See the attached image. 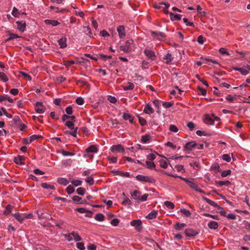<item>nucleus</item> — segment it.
Instances as JSON below:
<instances>
[{
	"mask_svg": "<svg viewBox=\"0 0 250 250\" xmlns=\"http://www.w3.org/2000/svg\"><path fill=\"white\" fill-rule=\"evenodd\" d=\"M150 135L146 134L142 136L141 141L144 143H146L150 140Z\"/></svg>",
	"mask_w": 250,
	"mask_h": 250,
	"instance_id": "obj_28",
	"label": "nucleus"
},
{
	"mask_svg": "<svg viewBox=\"0 0 250 250\" xmlns=\"http://www.w3.org/2000/svg\"><path fill=\"white\" fill-rule=\"evenodd\" d=\"M189 165L191 167L196 170H198L199 168V166L197 162H193L189 161Z\"/></svg>",
	"mask_w": 250,
	"mask_h": 250,
	"instance_id": "obj_45",
	"label": "nucleus"
},
{
	"mask_svg": "<svg viewBox=\"0 0 250 250\" xmlns=\"http://www.w3.org/2000/svg\"><path fill=\"white\" fill-rule=\"evenodd\" d=\"M122 204L125 206L129 207L132 204V202L128 198H125L123 201Z\"/></svg>",
	"mask_w": 250,
	"mask_h": 250,
	"instance_id": "obj_44",
	"label": "nucleus"
},
{
	"mask_svg": "<svg viewBox=\"0 0 250 250\" xmlns=\"http://www.w3.org/2000/svg\"><path fill=\"white\" fill-rule=\"evenodd\" d=\"M146 157L147 159L150 161L154 160L156 158V156L154 154L150 153L147 155Z\"/></svg>",
	"mask_w": 250,
	"mask_h": 250,
	"instance_id": "obj_58",
	"label": "nucleus"
},
{
	"mask_svg": "<svg viewBox=\"0 0 250 250\" xmlns=\"http://www.w3.org/2000/svg\"><path fill=\"white\" fill-rule=\"evenodd\" d=\"M150 33L154 38L158 40H162L166 36L165 34L162 32L151 31Z\"/></svg>",
	"mask_w": 250,
	"mask_h": 250,
	"instance_id": "obj_6",
	"label": "nucleus"
},
{
	"mask_svg": "<svg viewBox=\"0 0 250 250\" xmlns=\"http://www.w3.org/2000/svg\"><path fill=\"white\" fill-rule=\"evenodd\" d=\"M65 125L67 126L69 129H73L74 127V124L72 121H67L66 122Z\"/></svg>",
	"mask_w": 250,
	"mask_h": 250,
	"instance_id": "obj_41",
	"label": "nucleus"
},
{
	"mask_svg": "<svg viewBox=\"0 0 250 250\" xmlns=\"http://www.w3.org/2000/svg\"><path fill=\"white\" fill-rule=\"evenodd\" d=\"M144 112L146 114H150L153 113L154 112V110L149 104H146L145 105Z\"/></svg>",
	"mask_w": 250,
	"mask_h": 250,
	"instance_id": "obj_18",
	"label": "nucleus"
},
{
	"mask_svg": "<svg viewBox=\"0 0 250 250\" xmlns=\"http://www.w3.org/2000/svg\"><path fill=\"white\" fill-rule=\"evenodd\" d=\"M20 37L16 34L10 33L9 34V37L6 40L7 41H9L15 39H17Z\"/></svg>",
	"mask_w": 250,
	"mask_h": 250,
	"instance_id": "obj_37",
	"label": "nucleus"
},
{
	"mask_svg": "<svg viewBox=\"0 0 250 250\" xmlns=\"http://www.w3.org/2000/svg\"><path fill=\"white\" fill-rule=\"evenodd\" d=\"M98 151V149L96 146L92 145L86 148V151L87 152H93L96 153Z\"/></svg>",
	"mask_w": 250,
	"mask_h": 250,
	"instance_id": "obj_30",
	"label": "nucleus"
},
{
	"mask_svg": "<svg viewBox=\"0 0 250 250\" xmlns=\"http://www.w3.org/2000/svg\"><path fill=\"white\" fill-rule=\"evenodd\" d=\"M123 118L125 120H128L130 123H133V122L134 117L129 113H124Z\"/></svg>",
	"mask_w": 250,
	"mask_h": 250,
	"instance_id": "obj_19",
	"label": "nucleus"
},
{
	"mask_svg": "<svg viewBox=\"0 0 250 250\" xmlns=\"http://www.w3.org/2000/svg\"><path fill=\"white\" fill-rule=\"evenodd\" d=\"M13 208V207L10 205H7L6 207H5V208L3 211V214L4 215H8L10 213H11L12 212V209Z\"/></svg>",
	"mask_w": 250,
	"mask_h": 250,
	"instance_id": "obj_27",
	"label": "nucleus"
},
{
	"mask_svg": "<svg viewBox=\"0 0 250 250\" xmlns=\"http://www.w3.org/2000/svg\"><path fill=\"white\" fill-rule=\"evenodd\" d=\"M136 179L139 181L145 182L149 183H154L155 182V180L153 178L143 175H137L136 176Z\"/></svg>",
	"mask_w": 250,
	"mask_h": 250,
	"instance_id": "obj_1",
	"label": "nucleus"
},
{
	"mask_svg": "<svg viewBox=\"0 0 250 250\" xmlns=\"http://www.w3.org/2000/svg\"><path fill=\"white\" fill-rule=\"evenodd\" d=\"M219 51L222 55H226L227 56L230 55V54L224 48H221Z\"/></svg>",
	"mask_w": 250,
	"mask_h": 250,
	"instance_id": "obj_57",
	"label": "nucleus"
},
{
	"mask_svg": "<svg viewBox=\"0 0 250 250\" xmlns=\"http://www.w3.org/2000/svg\"><path fill=\"white\" fill-rule=\"evenodd\" d=\"M231 172V171L230 169L223 171L221 173V176L224 177H226L228 175L230 174Z\"/></svg>",
	"mask_w": 250,
	"mask_h": 250,
	"instance_id": "obj_53",
	"label": "nucleus"
},
{
	"mask_svg": "<svg viewBox=\"0 0 250 250\" xmlns=\"http://www.w3.org/2000/svg\"><path fill=\"white\" fill-rule=\"evenodd\" d=\"M76 245L77 248L80 250H84L85 249L84 243L83 242H78L77 243Z\"/></svg>",
	"mask_w": 250,
	"mask_h": 250,
	"instance_id": "obj_50",
	"label": "nucleus"
},
{
	"mask_svg": "<svg viewBox=\"0 0 250 250\" xmlns=\"http://www.w3.org/2000/svg\"><path fill=\"white\" fill-rule=\"evenodd\" d=\"M41 187L42 188H45V189H55V187L53 185H49L46 183H42L41 185Z\"/></svg>",
	"mask_w": 250,
	"mask_h": 250,
	"instance_id": "obj_33",
	"label": "nucleus"
},
{
	"mask_svg": "<svg viewBox=\"0 0 250 250\" xmlns=\"http://www.w3.org/2000/svg\"><path fill=\"white\" fill-rule=\"evenodd\" d=\"M198 234V232L192 229H188V237L194 236Z\"/></svg>",
	"mask_w": 250,
	"mask_h": 250,
	"instance_id": "obj_46",
	"label": "nucleus"
},
{
	"mask_svg": "<svg viewBox=\"0 0 250 250\" xmlns=\"http://www.w3.org/2000/svg\"><path fill=\"white\" fill-rule=\"evenodd\" d=\"M77 193L80 195H83L85 192V189L83 188L80 187L77 189Z\"/></svg>",
	"mask_w": 250,
	"mask_h": 250,
	"instance_id": "obj_40",
	"label": "nucleus"
},
{
	"mask_svg": "<svg viewBox=\"0 0 250 250\" xmlns=\"http://www.w3.org/2000/svg\"><path fill=\"white\" fill-rule=\"evenodd\" d=\"M108 100L111 103L115 104L117 102V99L114 97L109 96L108 97Z\"/></svg>",
	"mask_w": 250,
	"mask_h": 250,
	"instance_id": "obj_63",
	"label": "nucleus"
},
{
	"mask_svg": "<svg viewBox=\"0 0 250 250\" xmlns=\"http://www.w3.org/2000/svg\"><path fill=\"white\" fill-rule=\"evenodd\" d=\"M59 44L61 48H64L66 47V38L65 37L60 39L58 41Z\"/></svg>",
	"mask_w": 250,
	"mask_h": 250,
	"instance_id": "obj_15",
	"label": "nucleus"
},
{
	"mask_svg": "<svg viewBox=\"0 0 250 250\" xmlns=\"http://www.w3.org/2000/svg\"><path fill=\"white\" fill-rule=\"evenodd\" d=\"M204 120L206 124L212 125L214 124V120L209 115H206Z\"/></svg>",
	"mask_w": 250,
	"mask_h": 250,
	"instance_id": "obj_14",
	"label": "nucleus"
},
{
	"mask_svg": "<svg viewBox=\"0 0 250 250\" xmlns=\"http://www.w3.org/2000/svg\"><path fill=\"white\" fill-rule=\"evenodd\" d=\"M119 223V220L117 218L113 219L111 222V224L114 226H117Z\"/></svg>",
	"mask_w": 250,
	"mask_h": 250,
	"instance_id": "obj_64",
	"label": "nucleus"
},
{
	"mask_svg": "<svg viewBox=\"0 0 250 250\" xmlns=\"http://www.w3.org/2000/svg\"><path fill=\"white\" fill-rule=\"evenodd\" d=\"M233 69L235 71L240 72L243 75H247L249 73V70L244 68L233 67Z\"/></svg>",
	"mask_w": 250,
	"mask_h": 250,
	"instance_id": "obj_16",
	"label": "nucleus"
},
{
	"mask_svg": "<svg viewBox=\"0 0 250 250\" xmlns=\"http://www.w3.org/2000/svg\"><path fill=\"white\" fill-rule=\"evenodd\" d=\"M134 85L133 83H128L126 85L124 86V89L125 90H130L134 88Z\"/></svg>",
	"mask_w": 250,
	"mask_h": 250,
	"instance_id": "obj_31",
	"label": "nucleus"
},
{
	"mask_svg": "<svg viewBox=\"0 0 250 250\" xmlns=\"http://www.w3.org/2000/svg\"><path fill=\"white\" fill-rule=\"evenodd\" d=\"M18 14H19L18 9L14 7L13 8L12 11V15L14 16L15 17H18Z\"/></svg>",
	"mask_w": 250,
	"mask_h": 250,
	"instance_id": "obj_52",
	"label": "nucleus"
},
{
	"mask_svg": "<svg viewBox=\"0 0 250 250\" xmlns=\"http://www.w3.org/2000/svg\"><path fill=\"white\" fill-rule=\"evenodd\" d=\"M222 159H223V160L226 161L228 162H230L231 160V158H230V157L229 156V154H224L222 156Z\"/></svg>",
	"mask_w": 250,
	"mask_h": 250,
	"instance_id": "obj_60",
	"label": "nucleus"
},
{
	"mask_svg": "<svg viewBox=\"0 0 250 250\" xmlns=\"http://www.w3.org/2000/svg\"><path fill=\"white\" fill-rule=\"evenodd\" d=\"M165 205L169 209H173L174 208V204L169 201H165L164 203Z\"/></svg>",
	"mask_w": 250,
	"mask_h": 250,
	"instance_id": "obj_34",
	"label": "nucleus"
},
{
	"mask_svg": "<svg viewBox=\"0 0 250 250\" xmlns=\"http://www.w3.org/2000/svg\"><path fill=\"white\" fill-rule=\"evenodd\" d=\"M148 196V194H145L142 196H140L139 201H145L146 200L147 197Z\"/></svg>",
	"mask_w": 250,
	"mask_h": 250,
	"instance_id": "obj_62",
	"label": "nucleus"
},
{
	"mask_svg": "<svg viewBox=\"0 0 250 250\" xmlns=\"http://www.w3.org/2000/svg\"><path fill=\"white\" fill-rule=\"evenodd\" d=\"M138 119H139L140 124L142 126L145 125L146 124V121L145 119H144L142 117H139Z\"/></svg>",
	"mask_w": 250,
	"mask_h": 250,
	"instance_id": "obj_59",
	"label": "nucleus"
},
{
	"mask_svg": "<svg viewBox=\"0 0 250 250\" xmlns=\"http://www.w3.org/2000/svg\"><path fill=\"white\" fill-rule=\"evenodd\" d=\"M142 221L141 220H134L131 222L130 225L132 226L135 227V229L138 231H140L142 229Z\"/></svg>",
	"mask_w": 250,
	"mask_h": 250,
	"instance_id": "obj_5",
	"label": "nucleus"
},
{
	"mask_svg": "<svg viewBox=\"0 0 250 250\" xmlns=\"http://www.w3.org/2000/svg\"><path fill=\"white\" fill-rule=\"evenodd\" d=\"M85 182L88 183L90 186L93 185L94 183V180L92 177H87L85 179Z\"/></svg>",
	"mask_w": 250,
	"mask_h": 250,
	"instance_id": "obj_42",
	"label": "nucleus"
},
{
	"mask_svg": "<svg viewBox=\"0 0 250 250\" xmlns=\"http://www.w3.org/2000/svg\"><path fill=\"white\" fill-rule=\"evenodd\" d=\"M157 215V211L153 210L150 212L146 217L148 219H153L156 217Z\"/></svg>",
	"mask_w": 250,
	"mask_h": 250,
	"instance_id": "obj_26",
	"label": "nucleus"
},
{
	"mask_svg": "<svg viewBox=\"0 0 250 250\" xmlns=\"http://www.w3.org/2000/svg\"><path fill=\"white\" fill-rule=\"evenodd\" d=\"M7 100L9 103H13L14 101L8 95H2L0 96V102H1L4 100Z\"/></svg>",
	"mask_w": 250,
	"mask_h": 250,
	"instance_id": "obj_24",
	"label": "nucleus"
},
{
	"mask_svg": "<svg viewBox=\"0 0 250 250\" xmlns=\"http://www.w3.org/2000/svg\"><path fill=\"white\" fill-rule=\"evenodd\" d=\"M208 227L210 229H216L218 227V224L216 221H211L208 223Z\"/></svg>",
	"mask_w": 250,
	"mask_h": 250,
	"instance_id": "obj_21",
	"label": "nucleus"
},
{
	"mask_svg": "<svg viewBox=\"0 0 250 250\" xmlns=\"http://www.w3.org/2000/svg\"><path fill=\"white\" fill-rule=\"evenodd\" d=\"M163 59L165 60V62L167 64H169L173 60V57L169 53H167L164 55Z\"/></svg>",
	"mask_w": 250,
	"mask_h": 250,
	"instance_id": "obj_12",
	"label": "nucleus"
},
{
	"mask_svg": "<svg viewBox=\"0 0 250 250\" xmlns=\"http://www.w3.org/2000/svg\"><path fill=\"white\" fill-rule=\"evenodd\" d=\"M187 226L186 224L185 223H177L175 225H174V228L175 229L177 230H181L183 228L186 227Z\"/></svg>",
	"mask_w": 250,
	"mask_h": 250,
	"instance_id": "obj_25",
	"label": "nucleus"
},
{
	"mask_svg": "<svg viewBox=\"0 0 250 250\" xmlns=\"http://www.w3.org/2000/svg\"><path fill=\"white\" fill-rule=\"evenodd\" d=\"M203 200L205 201L207 203L209 204V205L216 208L218 209H222V208L219 206L217 204H216L214 201L206 198V197H203Z\"/></svg>",
	"mask_w": 250,
	"mask_h": 250,
	"instance_id": "obj_11",
	"label": "nucleus"
},
{
	"mask_svg": "<svg viewBox=\"0 0 250 250\" xmlns=\"http://www.w3.org/2000/svg\"><path fill=\"white\" fill-rule=\"evenodd\" d=\"M66 190L67 193L68 194H72V193H73L74 192L75 188H74L72 186L69 185L66 188Z\"/></svg>",
	"mask_w": 250,
	"mask_h": 250,
	"instance_id": "obj_36",
	"label": "nucleus"
},
{
	"mask_svg": "<svg viewBox=\"0 0 250 250\" xmlns=\"http://www.w3.org/2000/svg\"><path fill=\"white\" fill-rule=\"evenodd\" d=\"M144 53L148 57V58L150 59L151 60L153 61L155 60L156 56L155 55L154 52L153 51L146 49L144 51Z\"/></svg>",
	"mask_w": 250,
	"mask_h": 250,
	"instance_id": "obj_9",
	"label": "nucleus"
},
{
	"mask_svg": "<svg viewBox=\"0 0 250 250\" xmlns=\"http://www.w3.org/2000/svg\"><path fill=\"white\" fill-rule=\"evenodd\" d=\"M131 195L132 198L139 201L140 196L141 195V192L139 190H135L131 193Z\"/></svg>",
	"mask_w": 250,
	"mask_h": 250,
	"instance_id": "obj_13",
	"label": "nucleus"
},
{
	"mask_svg": "<svg viewBox=\"0 0 250 250\" xmlns=\"http://www.w3.org/2000/svg\"><path fill=\"white\" fill-rule=\"evenodd\" d=\"M71 182L72 184L75 187L80 186L82 184V181L80 180H73Z\"/></svg>",
	"mask_w": 250,
	"mask_h": 250,
	"instance_id": "obj_43",
	"label": "nucleus"
},
{
	"mask_svg": "<svg viewBox=\"0 0 250 250\" xmlns=\"http://www.w3.org/2000/svg\"><path fill=\"white\" fill-rule=\"evenodd\" d=\"M204 216L207 217H209L213 219L218 220H219V217L217 215H211L208 213H204L203 214Z\"/></svg>",
	"mask_w": 250,
	"mask_h": 250,
	"instance_id": "obj_51",
	"label": "nucleus"
},
{
	"mask_svg": "<svg viewBox=\"0 0 250 250\" xmlns=\"http://www.w3.org/2000/svg\"><path fill=\"white\" fill-rule=\"evenodd\" d=\"M24 160V157L22 156L18 155L14 158V161L17 164L23 165L24 163L22 161Z\"/></svg>",
	"mask_w": 250,
	"mask_h": 250,
	"instance_id": "obj_22",
	"label": "nucleus"
},
{
	"mask_svg": "<svg viewBox=\"0 0 250 250\" xmlns=\"http://www.w3.org/2000/svg\"><path fill=\"white\" fill-rule=\"evenodd\" d=\"M57 182L61 185H62L63 186H66L69 183V181L63 178H58Z\"/></svg>",
	"mask_w": 250,
	"mask_h": 250,
	"instance_id": "obj_29",
	"label": "nucleus"
},
{
	"mask_svg": "<svg viewBox=\"0 0 250 250\" xmlns=\"http://www.w3.org/2000/svg\"><path fill=\"white\" fill-rule=\"evenodd\" d=\"M117 31L120 38H123L125 36V27L123 25L118 26Z\"/></svg>",
	"mask_w": 250,
	"mask_h": 250,
	"instance_id": "obj_10",
	"label": "nucleus"
},
{
	"mask_svg": "<svg viewBox=\"0 0 250 250\" xmlns=\"http://www.w3.org/2000/svg\"><path fill=\"white\" fill-rule=\"evenodd\" d=\"M169 16L170 18V19L172 21H177V20H180L181 18V16L178 14H174L173 13L170 12L169 13Z\"/></svg>",
	"mask_w": 250,
	"mask_h": 250,
	"instance_id": "obj_23",
	"label": "nucleus"
},
{
	"mask_svg": "<svg viewBox=\"0 0 250 250\" xmlns=\"http://www.w3.org/2000/svg\"><path fill=\"white\" fill-rule=\"evenodd\" d=\"M76 103L79 105H82L84 103V100L82 98L78 97L76 100Z\"/></svg>",
	"mask_w": 250,
	"mask_h": 250,
	"instance_id": "obj_56",
	"label": "nucleus"
},
{
	"mask_svg": "<svg viewBox=\"0 0 250 250\" xmlns=\"http://www.w3.org/2000/svg\"><path fill=\"white\" fill-rule=\"evenodd\" d=\"M0 80L3 82H6L8 81V78L4 73L0 72Z\"/></svg>",
	"mask_w": 250,
	"mask_h": 250,
	"instance_id": "obj_38",
	"label": "nucleus"
},
{
	"mask_svg": "<svg viewBox=\"0 0 250 250\" xmlns=\"http://www.w3.org/2000/svg\"><path fill=\"white\" fill-rule=\"evenodd\" d=\"M173 104L171 102H162L163 106L166 108H169Z\"/></svg>",
	"mask_w": 250,
	"mask_h": 250,
	"instance_id": "obj_55",
	"label": "nucleus"
},
{
	"mask_svg": "<svg viewBox=\"0 0 250 250\" xmlns=\"http://www.w3.org/2000/svg\"><path fill=\"white\" fill-rule=\"evenodd\" d=\"M104 216L102 213H98L95 216V219L99 221H103L104 219Z\"/></svg>",
	"mask_w": 250,
	"mask_h": 250,
	"instance_id": "obj_35",
	"label": "nucleus"
},
{
	"mask_svg": "<svg viewBox=\"0 0 250 250\" xmlns=\"http://www.w3.org/2000/svg\"><path fill=\"white\" fill-rule=\"evenodd\" d=\"M188 186L194 189L195 190L198 191L199 192H202V190L198 186L190 181L188 180Z\"/></svg>",
	"mask_w": 250,
	"mask_h": 250,
	"instance_id": "obj_17",
	"label": "nucleus"
},
{
	"mask_svg": "<svg viewBox=\"0 0 250 250\" xmlns=\"http://www.w3.org/2000/svg\"><path fill=\"white\" fill-rule=\"evenodd\" d=\"M37 215L39 219L50 220L51 219L50 215L45 210H38Z\"/></svg>",
	"mask_w": 250,
	"mask_h": 250,
	"instance_id": "obj_3",
	"label": "nucleus"
},
{
	"mask_svg": "<svg viewBox=\"0 0 250 250\" xmlns=\"http://www.w3.org/2000/svg\"><path fill=\"white\" fill-rule=\"evenodd\" d=\"M71 234H72L73 238L76 241H79L81 240V237L77 233L75 232H71Z\"/></svg>",
	"mask_w": 250,
	"mask_h": 250,
	"instance_id": "obj_39",
	"label": "nucleus"
},
{
	"mask_svg": "<svg viewBox=\"0 0 250 250\" xmlns=\"http://www.w3.org/2000/svg\"><path fill=\"white\" fill-rule=\"evenodd\" d=\"M20 73L21 75L24 77V79H27L30 81L31 80V77L29 75L25 73L24 72H21Z\"/></svg>",
	"mask_w": 250,
	"mask_h": 250,
	"instance_id": "obj_54",
	"label": "nucleus"
},
{
	"mask_svg": "<svg viewBox=\"0 0 250 250\" xmlns=\"http://www.w3.org/2000/svg\"><path fill=\"white\" fill-rule=\"evenodd\" d=\"M16 23L17 25V29L21 32H24L26 28V23L23 21H17Z\"/></svg>",
	"mask_w": 250,
	"mask_h": 250,
	"instance_id": "obj_8",
	"label": "nucleus"
},
{
	"mask_svg": "<svg viewBox=\"0 0 250 250\" xmlns=\"http://www.w3.org/2000/svg\"><path fill=\"white\" fill-rule=\"evenodd\" d=\"M145 166H146L148 168L151 169L155 167V164L153 162L146 161Z\"/></svg>",
	"mask_w": 250,
	"mask_h": 250,
	"instance_id": "obj_32",
	"label": "nucleus"
},
{
	"mask_svg": "<svg viewBox=\"0 0 250 250\" xmlns=\"http://www.w3.org/2000/svg\"><path fill=\"white\" fill-rule=\"evenodd\" d=\"M44 22L47 25H52L53 26H56L60 24V22L56 20H45Z\"/></svg>",
	"mask_w": 250,
	"mask_h": 250,
	"instance_id": "obj_20",
	"label": "nucleus"
},
{
	"mask_svg": "<svg viewBox=\"0 0 250 250\" xmlns=\"http://www.w3.org/2000/svg\"><path fill=\"white\" fill-rule=\"evenodd\" d=\"M62 154L65 156H72L74 155V153L66 151L63 149L62 150Z\"/></svg>",
	"mask_w": 250,
	"mask_h": 250,
	"instance_id": "obj_49",
	"label": "nucleus"
},
{
	"mask_svg": "<svg viewBox=\"0 0 250 250\" xmlns=\"http://www.w3.org/2000/svg\"><path fill=\"white\" fill-rule=\"evenodd\" d=\"M111 150L113 152H123L124 151L125 149L122 145H117L112 146Z\"/></svg>",
	"mask_w": 250,
	"mask_h": 250,
	"instance_id": "obj_7",
	"label": "nucleus"
},
{
	"mask_svg": "<svg viewBox=\"0 0 250 250\" xmlns=\"http://www.w3.org/2000/svg\"><path fill=\"white\" fill-rule=\"evenodd\" d=\"M45 107L43 105L42 103L37 102L35 105V110L38 113H43L45 111Z\"/></svg>",
	"mask_w": 250,
	"mask_h": 250,
	"instance_id": "obj_4",
	"label": "nucleus"
},
{
	"mask_svg": "<svg viewBox=\"0 0 250 250\" xmlns=\"http://www.w3.org/2000/svg\"><path fill=\"white\" fill-rule=\"evenodd\" d=\"M65 111L68 115H71L73 113V109L71 106H67L65 108Z\"/></svg>",
	"mask_w": 250,
	"mask_h": 250,
	"instance_id": "obj_61",
	"label": "nucleus"
},
{
	"mask_svg": "<svg viewBox=\"0 0 250 250\" xmlns=\"http://www.w3.org/2000/svg\"><path fill=\"white\" fill-rule=\"evenodd\" d=\"M133 43L132 40L127 41L124 44L120 47V50L125 53H129L131 50V44Z\"/></svg>",
	"mask_w": 250,
	"mask_h": 250,
	"instance_id": "obj_2",
	"label": "nucleus"
},
{
	"mask_svg": "<svg viewBox=\"0 0 250 250\" xmlns=\"http://www.w3.org/2000/svg\"><path fill=\"white\" fill-rule=\"evenodd\" d=\"M75 63V61L73 60L71 61H64V64L65 65L66 67H69L71 65Z\"/></svg>",
	"mask_w": 250,
	"mask_h": 250,
	"instance_id": "obj_47",
	"label": "nucleus"
},
{
	"mask_svg": "<svg viewBox=\"0 0 250 250\" xmlns=\"http://www.w3.org/2000/svg\"><path fill=\"white\" fill-rule=\"evenodd\" d=\"M72 199L74 202L78 204H80L81 201L82 200V198L77 195L73 196Z\"/></svg>",
	"mask_w": 250,
	"mask_h": 250,
	"instance_id": "obj_48",
	"label": "nucleus"
}]
</instances>
